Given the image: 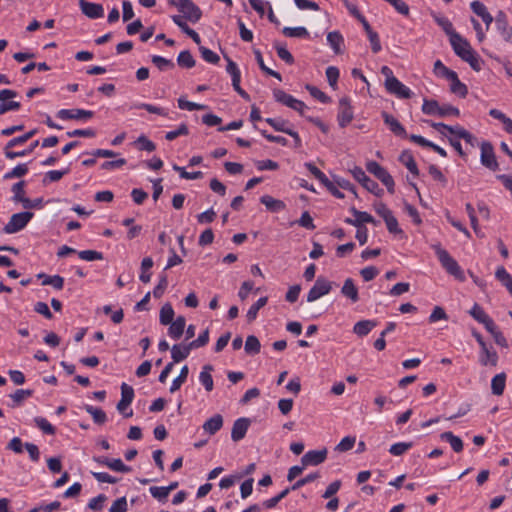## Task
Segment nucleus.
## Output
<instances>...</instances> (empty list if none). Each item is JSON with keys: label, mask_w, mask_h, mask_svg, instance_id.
<instances>
[{"label": "nucleus", "mask_w": 512, "mask_h": 512, "mask_svg": "<svg viewBox=\"0 0 512 512\" xmlns=\"http://www.w3.org/2000/svg\"><path fill=\"white\" fill-rule=\"evenodd\" d=\"M449 41L457 56L467 62L475 71L481 70L482 61L465 38L457 33L453 34Z\"/></svg>", "instance_id": "nucleus-1"}, {"label": "nucleus", "mask_w": 512, "mask_h": 512, "mask_svg": "<svg viewBox=\"0 0 512 512\" xmlns=\"http://www.w3.org/2000/svg\"><path fill=\"white\" fill-rule=\"evenodd\" d=\"M36 134V129L30 130L24 135L15 137L7 142V144L4 147V154L8 159H15L17 157H23L31 152L39 145V141L35 140L30 144V146L23 151H12L11 149L15 146L21 145L26 143L29 139H31Z\"/></svg>", "instance_id": "nucleus-2"}, {"label": "nucleus", "mask_w": 512, "mask_h": 512, "mask_svg": "<svg viewBox=\"0 0 512 512\" xmlns=\"http://www.w3.org/2000/svg\"><path fill=\"white\" fill-rule=\"evenodd\" d=\"M432 249L435 251L439 262L447 273L460 281L465 279L464 272L458 265L457 261L445 249H443L440 244H433Z\"/></svg>", "instance_id": "nucleus-3"}, {"label": "nucleus", "mask_w": 512, "mask_h": 512, "mask_svg": "<svg viewBox=\"0 0 512 512\" xmlns=\"http://www.w3.org/2000/svg\"><path fill=\"white\" fill-rule=\"evenodd\" d=\"M422 112L427 115H437L440 117L446 116H459L460 111L458 108L450 105L443 104L439 105V103L435 100H427L423 101Z\"/></svg>", "instance_id": "nucleus-4"}, {"label": "nucleus", "mask_w": 512, "mask_h": 512, "mask_svg": "<svg viewBox=\"0 0 512 512\" xmlns=\"http://www.w3.org/2000/svg\"><path fill=\"white\" fill-rule=\"evenodd\" d=\"M33 216L34 213L29 211L13 214L8 223L4 226V232L7 234H14L21 231L25 228Z\"/></svg>", "instance_id": "nucleus-5"}, {"label": "nucleus", "mask_w": 512, "mask_h": 512, "mask_svg": "<svg viewBox=\"0 0 512 512\" xmlns=\"http://www.w3.org/2000/svg\"><path fill=\"white\" fill-rule=\"evenodd\" d=\"M273 96L277 102L299 112L301 115H304V112L307 109L304 102L294 98L292 95L287 94L281 89H274Z\"/></svg>", "instance_id": "nucleus-6"}, {"label": "nucleus", "mask_w": 512, "mask_h": 512, "mask_svg": "<svg viewBox=\"0 0 512 512\" xmlns=\"http://www.w3.org/2000/svg\"><path fill=\"white\" fill-rule=\"evenodd\" d=\"M367 171L379 179L390 193H394V180L388 171L375 161H369L366 165Z\"/></svg>", "instance_id": "nucleus-7"}, {"label": "nucleus", "mask_w": 512, "mask_h": 512, "mask_svg": "<svg viewBox=\"0 0 512 512\" xmlns=\"http://www.w3.org/2000/svg\"><path fill=\"white\" fill-rule=\"evenodd\" d=\"M181 13L182 21L197 22L202 15L200 8L194 2H172Z\"/></svg>", "instance_id": "nucleus-8"}, {"label": "nucleus", "mask_w": 512, "mask_h": 512, "mask_svg": "<svg viewBox=\"0 0 512 512\" xmlns=\"http://www.w3.org/2000/svg\"><path fill=\"white\" fill-rule=\"evenodd\" d=\"M351 173L354 179L357 180L360 184H362V186L369 192L373 193L376 196H380L383 193V190L379 187L378 183L370 179L362 168L354 167L351 170Z\"/></svg>", "instance_id": "nucleus-9"}, {"label": "nucleus", "mask_w": 512, "mask_h": 512, "mask_svg": "<svg viewBox=\"0 0 512 512\" xmlns=\"http://www.w3.org/2000/svg\"><path fill=\"white\" fill-rule=\"evenodd\" d=\"M332 289L331 282L323 277H318L312 288L307 294V302H314L319 298L330 293Z\"/></svg>", "instance_id": "nucleus-10"}, {"label": "nucleus", "mask_w": 512, "mask_h": 512, "mask_svg": "<svg viewBox=\"0 0 512 512\" xmlns=\"http://www.w3.org/2000/svg\"><path fill=\"white\" fill-rule=\"evenodd\" d=\"M385 88L389 93L394 94L400 99H409L413 95L412 91L396 77L385 79Z\"/></svg>", "instance_id": "nucleus-11"}, {"label": "nucleus", "mask_w": 512, "mask_h": 512, "mask_svg": "<svg viewBox=\"0 0 512 512\" xmlns=\"http://www.w3.org/2000/svg\"><path fill=\"white\" fill-rule=\"evenodd\" d=\"M134 399V390L131 386L126 383L121 385V400L117 404V410L123 414L125 417H131L133 415V411L130 410L126 412L129 405L132 403Z\"/></svg>", "instance_id": "nucleus-12"}, {"label": "nucleus", "mask_w": 512, "mask_h": 512, "mask_svg": "<svg viewBox=\"0 0 512 512\" xmlns=\"http://www.w3.org/2000/svg\"><path fill=\"white\" fill-rule=\"evenodd\" d=\"M56 116L62 120H89L94 116V112L84 109H61Z\"/></svg>", "instance_id": "nucleus-13"}, {"label": "nucleus", "mask_w": 512, "mask_h": 512, "mask_svg": "<svg viewBox=\"0 0 512 512\" xmlns=\"http://www.w3.org/2000/svg\"><path fill=\"white\" fill-rule=\"evenodd\" d=\"M353 110L350 105V100L347 97H343L339 101L338 111V124L340 127H346L353 120Z\"/></svg>", "instance_id": "nucleus-14"}, {"label": "nucleus", "mask_w": 512, "mask_h": 512, "mask_svg": "<svg viewBox=\"0 0 512 512\" xmlns=\"http://www.w3.org/2000/svg\"><path fill=\"white\" fill-rule=\"evenodd\" d=\"M481 163L492 171L498 169V162L496 160L493 146L489 142L481 144Z\"/></svg>", "instance_id": "nucleus-15"}, {"label": "nucleus", "mask_w": 512, "mask_h": 512, "mask_svg": "<svg viewBox=\"0 0 512 512\" xmlns=\"http://www.w3.org/2000/svg\"><path fill=\"white\" fill-rule=\"evenodd\" d=\"M327 457V449L310 450L303 455L301 462L303 467L315 466L323 463Z\"/></svg>", "instance_id": "nucleus-16"}, {"label": "nucleus", "mask_w": 512, "mask_h": 512, "mask_svg": "<svg viewBox=\"0 0 512 512\" xmlns=\"http://www.w3.org/2000/svg\"><path fill=\"white\" fill-rule=\"evenodd\" d=\"M469 314L479 323L483 324L487 331H491L495 324L492 318L477 303L473 305Z\"/></svg>", "instance_id": "nucleus-17"}, {"label": "nucleus", "mask_w": 512, "mask_h": 512, "mask_svg": "<svg viewBox=\"0 0 512 512\" xmlns=\"http://www.w3.org/2000/svg\"><path fill=\"white\" fill-rule=\"evenodd\" d=\"M83 14L91 19L101 18L104 15V8L95 2H79Z\"/></svg>", "instance_id": "nucleus-18"}, {"label": "nucleus", "mask_w": 512, "mask_h": 512, "mask_svg": "<svg viewBox=\"0 0 512 512\" xmlns=\"http://www.w3.org/2000/svg\"><path fill=\"white\" fill-rule=\"evenodd\" d=\"M250 421L247 418L237 419L232 427L231 438L233 441L238 442L243 439L249 428Z\"/></svg>", "instance_id": "nucleus-19"}, {"label": "nucleus", "mask_w": 512, "mask_h": 512, "mask_svg": "<svg viewBox=\"0 0 512 512\" xmlns=\"http://www.w3.org/2000/svg\"><path fill=\"white\" fill-rule=\"evenodd\" d=\"M382 118L384 123L389 127L391 132L396 136L406 137L407 133L402 124L392 115L387 112H382Z\"/></svg>", "instance_id": "nucleus-20"}, {"label": "nucleus", "mask_w": 512, "mask_h": 512, "mask_svg": "<svg viewBox=\"0 0 512 512\" xmlns=\"http://www.w3.org/2000/svg\"><path fill=\"white\" fill-rule=\"evenodd\" d=\"M351 212L355 219H346L345 222L356 227H364V223H375L374 218L367 212L358 211L355 208H351Z\"/></svg>", "instance_id": "nucleus-21"}, {"label": "nucleus", "mask_w": 512, "mask_h": 512, "mask_svg": "<svg viewBox=\"0 0 512 512\" xmlns=\"http://www.w3.org/2000/svg\"><path fill=\"white\" fill-rule=\"evenodd\" d=\"M191 350H193L192 348H190V344H175L172 346L171 348V357L173 359V364L174 363H179L183 360H185Z\"/></svg>", "instance_id": "nucleus-22"}, {"label": "nucleus", "mask_w": 512, "mask_h": 512, "mask_svg": "<svg viewBox=\"0 0 512 512\" xmlns=\"http://www.w3.org/2000/svg\"><path fill=\"white\" fill-rule=\"evenodd\" d=\"M479 362L483 366H493L495 367L498 363V355L495 350H491L486 346L485 348L480 349L479 354Z\"/></svg>", "instance_id": "nucleus-23"}, {"label": "nucleus", "mask_w": 512, "mask_h": 512, "mask_svg": "<svg viewBox=\"0 0 512 512\" xmlns=\"http://www.w3.org/2000/svg\"><path fill=\"white\" fill-rule=\"evenodd\" d=\"M223 426V417L220 414H215L211 418H209L205 423L203 424L202 428L205 433H208L209 435H214L216 432H218Z\"/></svg>", "instance_id": "nucleus-24"}, {"label": "nucleus", "mask_w": 512, "mask_h": 512, "mask_svg": "<svg viewBox=\"0 0 512 512\" xmlns=\"http://www.w3.org/2000/svg\"><path fill=\"white\" fill-rule=\"evenodd\" d=\"M213 371V366L210 364L204 365L202 368V371L199 374V381L204 386L205 390L207 392H210L213 390L214 382L211 375V372Z\"/></svg>", "instance_id": "nucleus-25"}, {"label": "nucleus", "mask_w": 512, "mask_h": 512, "mask_svg": "<svg viewBox=\"0 0 512 512\" xmlns=\"http://www.w3.org/2000/svg\"><path fill=\"white\" fill-rule=\"evenodd\" d=\"M447 80L450 82V90L452 93L458 95L461 98L466 97L468 93L467 87L459 80L456 72L453 75H450Z\"/></svg>", "instance_id": "nucleus-26"}, {"label": "nucleus", "mask_w": 512, "mask_h": 512, "mask_svg": "<svg viewBox=\"0 0 512 512\" xmlns=\"http://www.w3.org/2000/svg\"><path fill=\"white\" fill-rule=\"evenodd\" d=\"M341 293L353 303L359 300L358 289L351 278H347L341 288Z\"/></svg>", "instance_id": "nucleus-27"}, {"label": "nucleus", "mask_w": 512, "mask_h": 512, "mask_svg": "<svg viewBox=\"0 0 512 512\" xmlns=\"http://www.w3.org/2000/svg\"><path fill=\"white\" fill-rule=\"evenodd\" d=\"M327 42L335 54H341L343 52L342 46L344 44V38L338 31L329 32L327 34Z\"/></svg>", "instance_id": "nucleus-28"}, {"label": "nucleus", "mask_w": 512, "mask_h": 512, "mask_svg": "<svg viewBox=\"0 0 512 512\" xmlns=\"http://www.w3.org/2000/svg\"><path fill=\"white\" fill-rule=\"evenodd\" d=\"M186 320L183 316L177 317L175 321L170 323L168 333L173 339H179L185 330Z\"/></svg>", "instance_id": "nucleus-29"}, {"label": "nucleus", "mask_w": 512, "mask_h": 512, "mask_svg": "<svg viewBox=\"0 0 512 512\" xmlns=\"http://www.w3.org/2000/svg\"><path fill=\"white\" fill-rule=\"evenodd\" d=\"M506 386V374L499 373L495 375L491 380V391L496 396H501Z\"/></svg>", "instance_id": "nucleus-30"}, {"label": "nucleus", "mask_w": 512, "mask_h": 512, "mask_svg": "<svg viewBox=\"0 0 512 512\" xmlns=\"http://www.w3.org/2000/svg\"><path fill=\"white\" fill-rule=\"evenodd\" d=\"M172 20L184 33H186L189 37H191L192 40L196 44H200L201 39H200V36L198 35V33L196 31H194L193 29H191L186 24L185 21H182V17L181 16H172Z\"/></svg>", "instance_id": "nucleus-31"}, {"label": "nucleus", "mask_w": 512, "mask_h": 512, "mask_svg": "<svg viewBox=\"0 0 512 512\" xmlns=\"http://www.w3.org/2000/svg\"><path fill=\"white\" fill-rule=\"evenodd\" d=\"M261 203L271 212H279L285 209V203L269 195H264L260 199Z\"/></svg>", "instance_id": "nucleus-32"}, {"label": "nucleus", "mask_w": 512, "mask_h": 512, "mask_svg": "<svg viewBox=\"0 0 512 512\" xmlns=\"http://www.w3.org/2000/svg\"><path fill=\"white\" fill-rule=\"evenodd\" d=\"M399 161L415 176L419 174L417 164L409 151H403L399 156Z\"/></svg>", "instance_id": "nucleus-33"}, {"label": "nucleus", "mask_w": 512, "mask_h": 512, "mask_svg": "<svg viewBox=\"0 0 512 512\" xmlns=\"http://www.w3.org/2000/svg\"><path fill=\"white\" fill-rule=\"evenodd\" d=\"M440 438L444 441H447L456 453H459L463 450L462 440L458 436H455L452 432H443L440 435Z\"/></svg>", "instance_id": "nucleus-34"}, {"label": "nucleus", "mask_w": 512, "mask_h": 512, "mask_svg": "<svg viewBox=\"0 0 512 512\" xmlns=\"http://www.w3.org/2000/svg\"><path fill=\"white\" fill-rule=\"evenodd\" d=\"M37 277L43 278L42 285H51L57 290H61L64 286V278L59 275L47 276L44 273H40Z\"/></svg>", "instance_id": "nucleus-35"}, {"label": "nucleus", "mask_w": 512, "mask_h": 512, "mask_svg": "<svg viewBox=\"0 0 512 512\" xmlns=\"http://www.w3.org/2000/svg\"><path fill=\"white\" fill-rule=\"evenodd\" d=\"M376 323L371 320H361L353 327V332L358 336H366L374 327Z\"/></svg>", "instance_id": "nucleus-36"}, {"label": "nucleus", "mask_w": 512, "mask_h": 512, "mask_svg": "<svg viewBox=\"0 0 512 512\" xmlns=\"http://www.w3.org/2000/svg\"><path fill=\"white\" fill-rule=\"evenodd\" d=\"M84 409L86 410L87 413H89L92 416L93 421L96 424L101 425L106 422L107 416H106V413L102 409L94 407L92 405H85Z\"/></svg>", "instance_id": "nucleus-37"}, {"label": "nucleus", "mask_w": 512, "mask_h": 512, "mask_svg": "<svg viewBox=\"0 0 512 512\" xmlns=\"http://www.w3.org/2000/svg\"><path fill=\"white\" fill-rule=\"evenodd\" d=\"M451 135L454 136V138L463 139L471 145H473L474 141L476 140L470 132L459 125L453 126Z\"/></svg>", "instance_id": "nucleus-38"}, {"label": "nucleus", "mask_w": 512, "mask_h": 512, "mask_svg": "<svg viewBox=\"0 0 512 512\" xmlns=\"http://www.w3.org/2000/svg\"><path fill=\"white\" fill-rule=\"evenodd\" d=\"M267 297H261L247 311L246 317L248 322H252L257 318L258 311L267 304Z\"/></svg>", "instance_id": "nucleus-39"}, {"label": "nucleus", "mask_w": 512, "mask_h": 512, "mask_svg": "<svg viewBox=\"0 0 512 512\" xmlns=\"http://www.w3.org/2000/svg\"><path fill=\"white\" fill-rule=\"evenodd\" d=\"M174 318V310L171 306V304L166 303L162 306L160 310V323L162 325H168L173 321Z\"/></svg>", "instance_id": "nucleus-40"}, {"label": "nucleus", "mask_w": 512, "mask_h": 512, "mask_svg": "<svg viewBox=\"0 0 512 512\" xmlns=\"http://www.w3.org/2000/svg\"><path fill=\"white\" fill-rule=\"evenodd\" d=\"M177 63L183 68H192L195 66V60L188 50L179 53L177 57Z\"/></svg>", "instance_id": "nucleus-41"}, {"label": "nucleus", "mask_w": 512, "mask_h": 512, "mask_svg": "<svg viewBox=\"0 0 512 512\" xmlns=\"http://www.w3.org/2000/svg\"><path fill=\"white\" fill-rule=\"evenodd\" d=\"M189 373L188 366L185 365L181 368L180 374L173 380L172 385L170 387V392L174 393L180 389L181 385L186 381Z\"/></svg>", "instance_id": "nucleus-42"}, {"label": "nucleus", "mask_w": 512, "mask_h": 512, "mask_svg": "<svg viewBox=\"0 0 512 512\" xmlns=\"http://www.w3.org/2000/svg\"><path fill=\"white\" fill-rule=\"evenodd\" d=\"M261 344L256 336L250 335L246 338L245 351L248 354H257L260 352Z\"/></svg>", "instance_id": "nucleus-43"}, {"label": "nucleus", "mask_w": 512, "mask_h": 512, "mask_svg": "<svg viewBox=\"0 0 512 512\" xmlns=\"http://www.w3.org/2000/svg\"><path fill=\"white\" fill-rule=\"evenodd\" d=\"M254 54H255V58H256V60H257V63H258V65H259L260 69H261L263 72H265L266 74H268V75H270V76H273V77H275V78H277L278 80H280V81H281V79H282V78H281V75H280L278 72H276V71H274V70H272V69L268 68V67L265 65V63H264V61H263V57H262L261 52H260L259 50H255V51H254Z\"/></svg>", "instance_id": "nucleus-44"}, {"label": "nucleus", "mask_w": 512, "mask_h": 512, "mask_svg": "<svg viewBox=\"0 0 512 512\" xmlns=\"http://www.w3.org/2000/svg\"><path fill=\"white\" fill-rule=\"evenodd\" d=\"M168 286V276L165 272L161 273L159 276V283L153 290V296L155 298H161L164 291Z\"/></svg>", "instance_id": "nucleus-45"}, {"label": "nucleus", "mask_w": 512, "mask_h": 512, "mask_svg": "<svg viewBox=\"0 0 512 512\" xmlns=\"http://www.w3.org/2000/svg\"><path fill=\"white\" fill-rule=\"evenodd\" d=\"M497 29L505 41L512 42V27L508 25L507 20H498Z\"/></svg>", "instance_id": "nucleus-46"}, {"label": "nucleus", "mask_w": 512, "mask_h": 512, "mask_svg": "<svg viewBox=\"0 0 512 512\" xmlns=\"http://www.w3.org/2000/svg\"><path fill=\"white\" fill-rule=\"evenodd\" d=\"M412 445L413 444L411 442H398L391 445L389 452L393 456H401L407 452L412 447Z\"/></svg>", "instance_id": "nucleus-47"}, {"label": "nucleus", "mask_w": 512, "mask_h": 512, "mask_svg": "<svg viewBox=\"0 0 512 512\" xmlns=\"http://www.w3.org/2000/svg\"><path fill=\"white\" fill-rule=\"evenodd\" d=\"M433 71H434L435 75H437L439 77H442V78H446V79H448L450 77V75H453L455 73V71H452V70L448 69L442 63L441 60H437L434 63Z\"/></svg>", "instance_id": "nucleus-48"}, {"label": "nucleus", "mask_w": 512, "mask_h": 512, "mask_svg": "<svg viewBox=\"0 0 512 512\" xmlns=\"http://www.w3.org/2000/svg\"><path fill=\"white\" fill-rule=\"evenodd\" d=\"M178 107L183 110L193 111V110H204L206 106L203 104H198L195 102L188 101L183 97L178 99Z\"/></svg>", "instance_id": "nucleus-49"}, {"label": "nucleus", "mask_w": 512, "mask_h": 512, "mask_svg": "<svg viewBox=\"0 0 512 512\" xmlns=\"http://www.w3.org/2000/svg\"><path fill=\"white\" fill-rule=\"evenodd\" d=\"M356 442V438L353 436L344 437L335 447V450L338 452H346L351 450Z\"/></svg>", "instance_id": "nucleus-50"}, {"label": "nucleus", "mask_w": 512, "mask_h": 512, "mask_svg": "<svg viewBox=\"0 0 512 512\" xmlns=\"http://www.w3.org/2000/svg\"><path fill=\"white\" fill-rule=\"evenodd\" d=\"M34 422L36 426L41 429L45 434L54 435L55 428L43 417H35Z\"/></svg>", "instance_id": "nucleus-51"}, {"label": "nucleus", "mask_w": 512, "mask_h": 512, "mask_svg": "<svg viewBox=\"0 0 512 512\" xmlns=\"http://www.w3.org/2000/svg\"><path fill=\"white\" fill-rule=\"evenodd\" d=\"M173 169L180 173V177L187 180H195L203 177V173L201 171L195 172H187L183 167L178 165H173Z\"/></svg>", "instance_id": "nucleus-52"}, {"label": "nucleus", "mask_w": 512, "mask_h": 512, "mask_svg": "<svg viewBox=\"0 0 512 512\" xmlns=\"http://www.w3.org/2000/svg\"><path fill=\"white\" fill-rule=\"evenodd\" d=\"M33 391L30 389H18L15 393L11 394L10 397L14 401L15 405H20L25 399L31 397Z\"/></svg>", "instance_id": "nucleus-53"}, {"label": "nucleus", "mask_w": 512, "mask_h": 512, "mask_svg": "<svg viewBox=\"0 0 512 512\" xmlns=\"http://www.w3.org/2000/svg\"><path fill=\"white\" fill-rule=\"evenodd\" d=\"M199 51L202 58L208 63L217 64L220 60V57L215 52L204 46H200Z\"/></svg>", "instance_id": "nucleus-54"}, {"label": "nucleus", "mask_w": 512, "mask_h": 512, "mask_svg": "<svg viewBox=\"0 0 512 512\" xmlns=\"http://www.w3.org/2000/svg\"><path fill=\"white\" fill-rule=\"evenodd\" d=\"M437 24L444 30V32L449 36V39L452 38L453 34H457L453 29L452 23L446 17H435Z\"/></svg>", "instance_id": "nucleus-55"}, {"label": "nucleus", "mask_w": 512, "mask_h": 512, "mask_svg": "<svg viewBox=\"0 0 512 512\" xmlns=\"http://www.w3.org/2000/svg\"><path fill=\"white\" fill-rule=\"evenodd\" d=\"M225 58L227 60L226 71L230 74L232 82H236L238 79H241L240 70L234 61H232L229 57Z\"/></svg>", "instance_id": "nucleus-56"}, {"label": "nucleus", "mask_w": 512, "mask_h": 512, "mask_svg": "<svg viewBox=\"0 0 512 512\" xmlns=\"http://www.w3.org/2000/svg\"><path fill=\"white\" fill-rule=\"evenodd\" d=\"M209 342V330H204L197 339L191 341L190 348L192 349H198L200 347H204Z\"/></svg>", "instance_id": "nucleus-57"}, {"label": "nucleus", "mask_w": 512, "mask_h": 512, "mask_svg": "<svg viewBox=\"0 0 512 512\" xmlns=\"http://www.w3.org/2000/svg\"><path fill=\"white\" fill-rule=\"evenodd\" d=\"M106 466L113 471L122 473H126L131 470L130 467L126 466L122 462L121 459H109V463H106Z\"/></svg>", "instance_id": "nucleus-58"}, {"label": "nucleus", "mask_w": 512, "mask_h": 512, "mask_svg": "<svg viewBox=\"0 0 512 512\" xmlns=\"http://www.w3.org/2000/svg\"><path fill=\"white\" fill-rule=\"evenodd\" d=\"M80 259L84 261L102 260L103 254L95 250H83L78 253Z\"/></svg>", "instance_id": "nucleus-59"}, {"label": "nucleus", "mask_w": 512, "mask_h": 512, "mask_svg": "<svg viewBox=\"0 0 512 512\" xmlns=\"http://www.w3.org/2000/svg\"><path fill=\"white\" fill-rule=\"evenodd\" d=\"M289 491H290L289 488L284 489L275 497H272V498L264 501L263 506L267 509H271V508L275 507L283 498H285L288 495Z\"/></svg>", "instance_id": "nucleus-60"}, {"label": "nucleus", "mask_w": 512, "mask_h": 512, "mask_svg": "<svg viewBox=\"0 0 512 512\" xmlns=\"http://www.w3.org/2000/svg\"><path fill=\"white\" fill-rule=\"evenodd\" d=\"M189 130L186 124H181L176 130H172L166 133L165 138L168 141H172L179 136L188 135Z\"/></svg>", "instance_id": "nucleus-61"}, {"label": "nucleus", "mask_w": 512, "mask_h": 512, "mask_svg": "<svg viewBox=\"0 0 512 512\" xmlns=\"http://www.w3.org/2000/svg\"><path fill=\"white\" fill-rule=\"evenodd\" d=\"M152 63L156 65L160 70H166L174 67V63L162 56H153Z\"/></svg>", "instance_id": "nucleus-62"}, {"label": "nucleus", "mask_w": 512, "mask_h": 512, "mask_svg": "<svg viewBox=\"0 0 512 512\" xmlns=\"http://www.w3.org/2000/svg\"><path fill=\"white\" fill-rule=\"evenodd\" d=\"M128 503L126 497H120L113 502L109 512H127Z\"/></svg>", "instance_id": "nucleus-63"}, {"label": "nucleus", "mask_w": 512, "mask_h": 512, "mask_svg": "<svg viewBox=\"0 0 512 512\" xmlns=\"http://www.w3.org/2000/svg\"><path fill=\"white\" fill-rule=\"evenodd\" d=\"M135 143L139 146L140 150L148 152H152L156 148L155 144L144 135L138 137Z\"/></svg>", "instance_id": "nucleus-64"}]
</instances>
